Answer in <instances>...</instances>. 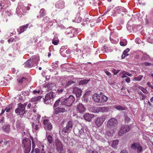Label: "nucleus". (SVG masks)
<instances>
[{"label": "nucleus", "instance_id": "nucleus-1", "mask_svg": "<svg viewBox=\"0 0 153 153\" xmlns=\"http://www.w3.org/2000/svg\"><path fill=\"white\" fill-rule=\"evenodd\" d=\"M118 121L117 119L114 118H111L109 120L107 123V126L112 130L111 131L107 132V134L109 136H111L113 135L115 131L117 128Z\"/></svg>", "mask_w": 153, "mask_h": 153}, {"label": "nucleus", "instance_id": "nucleus-2", "mask_svg": "<svg viewBox=\"0 0 153 153\" xmlns=\"http://www.w3.org/2000/svg\"><path fill=\"white\" fill-rule=\"evenodd\" d=\"M29 6L26 7L23 3L20 2L18 3V5L16 10V13L17 14L20 16H22L24 13H26L27 10L30 9Z\"/></svg>", "mask_w": 153, "mask_h": 153}, {"label": "nucleus", "instance_id": "nucleus-3", "mask_svg": "<svg viewBox=\"0 0 153 153\" xmlns=\"http://www.w3.org/2000/svg\"><path fill=\"white\" fill-rule=\"evenodd\" d=\"M22 146L24 150V153H29L31 147V141L29 138H24L22 140Z\"/></svg>", "mask_w": 153, "mask_h": 153}, {"label": "nucleus", "instance_id": "nucleus-4", "mask_svg": "<svg viewBox=\"0 0 153 153\" xmlns=\"http://www.w3.org/2000/svg\"><path fill=\"white\" fill-rule=\"evenodd\" d=\"M75 99L73 96L70 95L65 99H62L60 103L62 105H65L67 106H70L74 101Z\"/></svg>", "mask_w": 153, "mask_h": 153}, {"label": "nucleus", "instance_id": "nucleus-5", "mask_svg": "<svg viewBox=\"0 0 153 153\" xmlns=\"http://www.w3.org/2000/svg\"><path fill=\"white\" fill-rule=\"evenodd\" d=\"M55 93L52 91L48 93L45 95L44 102L46 104H49L53 102V98L55 97Z\"/></svg>", "mask_w": 153, "mask_h": 153}, {"label": "nucleus", "instance_id": "nucleus-6", "mask_svg": "<svg viewBox=\"0 0 153 153\" xmlns=\"http://www.w3.org/2000/svg\"><path fill=\"white\" fill-rule=\"evenodd\" d=\"M18 105L19 107L16 109L15 112L22 116L25 113V107L27 105V103H25L24 104H22L20 103Z\"/></svg>", "mask_w": 153, "mask_h": 153}, {"label": "nucleus", "instance_id": "nucleus-7", "mask_svg": "<svg viewBox=\"0 0 153 153\" xmlns=\"http://www.w3.org/2000/svg\"><path fill=\"white\" fill-rule=\"evenodd\" d=\"M55 143L56 151L59 153H64L65 151L62 143L59 140H56Z\"/></svg>", "mask_w": 153, "mask_h": 153}, {"label": "nucleus", "instance_id": "nucleus-8", "mask_svg": "<svg viewBox=\"0 0 153 153\" xmlns=\"http://www.w3.org/2000/svg\"><path fill=\"white\" fill-rule=\"evenodd\" d=\"M93 112L94 113L99 112H108L109 110L108 107H94L92 109Z\"/></svg>", "mask_w": 153, "mask_h": 153}, {"label": "nucleus", "instance_id": "nucleus-9", "mask_svg": "<svg viewBox=\"0 0 153 153\" xmlns=\"http://www.w3.org/2000/svg\"><path fill=\"white\" fill-rule=\"evenodd\" d=\"M43 121L44 127L45 129V130H48L49 131L51 130L53 128V126L49 120L48 119H44Z\"/></svg>", "mask_w": 153, "mask_h": 153}, {"label": "nucleus", "instance_id": "nucleus-10", "mask_svg": "<svg viewBox=\"0 0 153 153\" xmlns=\"http://www.w3.org/2000/svg\"><path fill=\"white\" fill-rule=\"evenodd\" d=\"M65 33L68 37L71 38L74 37L77 33L75 29L73 27H70L66 29Z\"/></svg>", "mask_w": 153, "mask_h": 153}, {"label": "nucleus", "instance_id": "nucleus-11", "mask_svg": "<svg viewBox=\"0 0 153 153\" xmlns=\"http://www.w3.org/2000/svg\"><path fill=\"white\" fill-rule=\"evenodd\" d=\"M131 127L127 125L122 126L118 132L119 135L122 136L123 134L129 131Z\"/></svg>", "mask_w": 153, "mask_h": 153}, {"label": "nucleus", "instance_id": "nucleus-12", "mask_svg": "<svg viewBox=\"0 0 153 153\" xmlns=\"http://www.w3.org/2000/svg\"><path fill=\"white\" fill-rule=\"evenodd\" d=\"M106 118V116L103 115L100 117L97 118L95 123L97 126H100L103 124Z\"/></svg>", "mask_w": 153, "mask_h": 153}, {"label": "nucleus", "instance_id": "nucleus-13", "mask_svg": "<svg viewBox=\"0 0 153 153\" xmlns=\"http://www.w3.org/2000/svg\"><path fill=\"white\" fill-rule=\"evenodd\" d=\"M33 66H36L39 61V57L37 56H32L30 59Z\"/></svg>", "mask_w": 153, "mask_h": 153}, {"label": "nucleus", "instance_id": "nucleus-14", "mask_svg": "<svg viewBox=\"0 0 153 153\" xmlns=\"http://www.w3.org/2000/svg\"><path fill=\"white\" fill-rule=\"evenodd\" d=\"M131 148L134 149H137V152L140 153L142 151V147L141 145L138 143H134L131 146Z\"/></svg>", "mask_w": 153, "mask_h": 153}, {"label": "nucleus", "instance_id": "nucleus-15", "mask_svg": "<svg viewBox=\"0 0 153 153\" xmlns=\"http://www.w3.org/2000/svg\"><path fill=\"white\" fill-rule=\"evenodd\" d=\"M73 122L71 121H68L66 127L64 128L63 129V131L65 133L71 131L73 127Z\"/></svg>", "mask_w": 153, "mask_h": 153}, {"label": "nucleus", "instance_id": "nucleus-16", "mask_svg": "<svg viewBox=\"0 0 153 153\" xmlns=\"http://www.w3.org/2000/svg\"><path fill=\"white\" fill-rule=\"evenodd\" d=\"M85 111V109L84 105L81 103H79L76 107V111L77 113L81 114H83Z\"/></svg>", "mask_w": 153, "mask_h": 153}, {"label": "nucleus", "instance_id": "nucleus-17", "mask_svg": "<svg viewBox=\"0 0 153 153\" xmlns=\"http://www.w3.org/2000/svg\"><path fill=\"white\" fill-rule=\"evenodd\" d=\"M17 80L20 85L22 84V88H23L27 84L28 79L26 77H22L21 79H18Z\"/></svg>", "mask_w": 153, "mask_h": 153}, {"label": "nucleus", "instance_id": "nucleus-18", "mask_svg": "<svg viewBox=\"0 0 153 153\" xmlns=\"http://www.w3.org/2000/svg\"><path fill=\"white\" fill-rule=\"evenodd\" d=\"M114 33H111L110 34V39L111 42L113 44H117L118 42V39L116 37H114L113 36Z\"/></svg>", "mask_w": 153, "mask_h": 153}, {"label": "nucleus", "instance_id": "nucleus-19", "mask_svg": "<svg viewBox=\"0 0 153 153\" xmlns=\"http://www.w3.org/2000/svg\"><path fill=\"white\" fill-rule=\"evenodd\" d=\"M55 7L59 9H62L65 7V2L64 1H59L57 2L56 4Z\"/></svg>", "mask_w": 153, "mask_h": 153}, {"label": "nucleus", "instance_id": "nucleus-20", "mask_svg": "<svg viewBox=\"0 0 153 153\" xmlns=\"http://www.w3.org/2000/svg\"><path fill=\"white\" fill-rule=\"evenodd\" d=\"M94 117V115L93 114L86 113L84 115L83 117L85 120L88 121H90Z\"/></svg>", "mask_w": 153, "mask_h": 153}, {"label": "nucleus", "instance_id": "nucleus-21", "mask_svg": "<svg viewBox=\"0 0 153 153\" xmlns=\"http://www.w3.org/2000/svg\"><path fill=\"white\" fill-rule=\"evenodd\" d=\"M42 97L41 96H39L36 97H32L31 99L29 101L30 102H33L34 104H36L37 103L38 101Z\"/></svg>", "mask_w": 153, "mask_h": 153}, {"label": "nucleus", "instance_id": "nucleus-22", "mask_svg": "<svg viewBox=\"0 0 153 153\" xmlns=\"http://www.w3.org/2000/svg\"><path fill=\"white\" fill-rule=\"evenodd\" d=\"M10 126L9 124H5L2 127V130L5 132L8 133L10 130Z\"/></svg>", "mask_w": 153, "mask_h": 153}, {"label": "nucleus", "instance_id": "nucleus-23", "mask_svg": "<svg viewBox=\"0 0 153 153\" xmlns=\"http://www.w3.org/2000/svg\"><path fill=\"white\" fill-rule=\"evenodd\" d=\"M73 91L77 97H79L81 95L82 90L77 88H74Z\"/></svg>", "mask_w": 153, "mask_h": 153}, {"label": "nucleus", "instance_id": "nucleus-24", "mask_svg": "<svg viewBox=\"0 0 153 153\" xmlns=\"http://www.w3.org/2000/svg\"><path fill=\"white\" fill-rule=\"evenodd\" d=\"M80 13H77L74 19L73 20L74 22L79 23L82 20V18L80 17Z\"/></svg>", "mask_w": 153, "mask_h": 153}, {"label": "nucleus", "instance_id": "nucleus-25", "mask_svg": "<svg viewBox=\"0 0 153 153\" xmlns=\"http://www.w3.org/2000/svg\"><path fill=\"white\" fill-rule=\"evenodd\" d=\"M66 111V109L64 108H57L55 109V112L56 114L59 113H63Z\"/></svg>", "mask_w": 153, "mask_h": 153}, {"label": "nucleus", "instance_id": "nucleus-26", "mask_svg": "<svg viewBox=\"0 0 153 153\" xmlns=\"http://www.w3.org/2000/svg\"><path fill=\"white\" fill-rule=\"evenodd\" d=\"M29 24H27L26 25L22 26L20 27L19 33L20 34L24 32L27 28Z\"/></svg>", "mask_w": 153, "mask_h": 153}, {"label": "nucleus", "instance_id": "nucleus-27", "mask_svg": "<svg viewBox=\"0 0 153 153\" xmlns=\"http://www.w3.org/2000/svg\"><path fill=\"white\" fill-rule=\"evenodd\" d=\"M47 139L49 143L50 144L52 143L53 142V140L52 136L49 133H46Z\"/></svg>", "mask_w": 153, "mask_h": 153}, {"label": "nucleus", "instance_id": "nucleus-28", "mask_svg": "<svg viewBox=\"0 0 153 153\" xmlns=\"http://www.w3.org/2000/svg\"><path fill=\"white\" fill-rule=\"evenodd\" d=\"M33 67L30 59L27 60L24 64V67L30 68Z\"/></svg>", "mask_w": 153, "mask_h": 153}, {"label": "nucleus", "instance_id": "nucleus-29", "mask_svg": "<svg viewBox=\"0 0 153 153\" xmlns=\"http://www.w3.org/2000/svg\"><path fill=\"white\" fill-rule=\"evenodd\" d=\"M108 100V98L106 96L104 95H101L100 99V102H105L107 101Z\"/></svg>", "mask_w": 153, "mask_h": 153}, {"label": "nucleus", "instance_id": "nucleus-30", "mask_svg": "<svg viewBox=\"0 0 153 153\" xmlns=\"http://www.w3.org/2000/svg\"><path fill=\"white\" fill-rule=\"evenodd\" d=\"M93 98L95 102H100V96L97 94H94L93 96Z\"/></svg>", "mask_w": 153, "mask_h": 153}, {"label": "nucleus", "instance_id": "nucleus-31", "mask_svg": "<svg viewBox=\"0 0 153 153\" xmlns=\"http://www.w3.org/2000/svg\"><path fill=\"white\" fill-rule=\"evenodd\" d=\"M114 108L118 110H123L126 109V107L125 106L119 105H115L114 106Z\"/></svg>", "mask_w": 153, "mask_h": 153}, {"label": "nucleus", "instance_id": "nucleus-32", "mask_svg": "<svg viewBox=\"0 0 153 153\" xmlns=\"http://www.w3.org/2000/svg\"><path fill=\"white\" fill-rule=\"evenodd\" d=\"M118 143L119 140H113L111 144L112 147L114 148H116L118 145Z\"/></svg>", "mask_w": 153, "mask_h": 153}, {"label": "nucleus", "instance_id": "nucleus-33", "mask_svg": "<svg viewBox=\"0 0 153 153\" xmlns=\"http://www.w3.org/2000/svg\"><path fill=\"white\" fill-rule=\"evenodd\" d=\"M87 128H82L79 130V132L81 135H84L86 133H87Z\"/></svg>", "mask_w": 153, "mask_h": 153}, {"label": "nucleus", "instance_id": "nucleus-34", "mask_svg": "<svg viewBox=\"0 0 153 153\" xmlns=\"http://www.w3.org/2000/svg\"><path fill=\"white\" fill-rule=\"evenodd\" d=\"M130 50L129 48H127L124 51L123 54L122 55V59H124L126 56L128 55V52Z\"/></svg>", "mask_w": 153, "mask_h": 153}, {"label": "nucleus", "instance_id": "nucleus-35", "mask_svg": "<svg viewBox=\"0 0 153 153\" xmlns=\"http://www.w3.org/2000/svg\"><path fill=\"white\" fill-rule=\"evenodd\" d=\"M76 80V79H73L72 80L68 81L66 82V86H68L70 85L75 83Z\"/></svg>", "mask_w": 153, "mask_h": 153}, {"label": "nucleus", "instance_id": "nucleus-36", "mask_svg": "<svg viewBox=\"0 0 153 153\" xmlns=\"http://www.w3.org/2000/svg\"><path fill=\"white\" fill-rule=\"evenodd\" d=\"M46 12L45 9L42 8L41 9L39 12V17H42L44 16L46 14Z\"/></svg>", "mask_w": 153, "mask_h": 153}, {"label": "nucleus", "instance_id": "nucleus-37", "mask_svg": "<svg viewBox=\"0 0 153 153\" xmlns=\"http://www.w3.org/2000/svg\"><path fill=\"white\" fill-rule=\"evenodd\" d=\"M32 126L33 129L36 130H38L40 127V126L39 124H35L34 123H33L32 124Z\"/></svg>", "mask_w": 153, "mask_h": 153}, {"label": "nucleus", "instance_id": "nucleus-38", "mask_svg": "<svg viewBox=\"0 0 153 153\" xmlns=\"http://www.w3.org/2000/svg\"><path fill=\"white\" fill-rule=\"evenodd\" d=\"M89 80V79H84L81 80L79 82V84L80 85H84L87 84Z\"/></svg>", "mask_w": 153, "mask_h": 153}, {"label": "nucleus", "instance_id": "nucleus-39", "mask_svg": "<svg viewBox=\"0 0 153 153\" xmlns=\"http://www.w3.org/2000/svg\"><path fill=\"white\" fill-rule=\"evenodd\" d=\"M83 1V0H77L75 1V4L76 5H79L81 6L83 4L82 2Z\"/></svg>", "mask_w": 153, "mask_h": 153}, {"label": "nucleus", "instance_id": "nucleus-40", "mask_svg": "<svg viewBox=\"0 0 153 153\" xmlns=\"http://www.w3.org/2000/svg\"><path fill=\"white\" fill-rule=\"evenodd\" d=\"M127 43V41L126 39H123L120 42V45L122 46H125Z\"/></svg>", "mask_w": 153, "mask_h": 153}, {"label": "nucleus", "instance_id": "nucleus-41", "mask_svg": "<svg viewBox=\"0 0 153 153\" xmlns=\"http://www.w3.org/2000/svg\"><path fill=\"white\" fill-rule=\"evenodd\" d=\"M119 10H122V12H126V9L123 7H118L117 9V12L118 13H120V12L118 11Z\"/></svg>", "mask_w": 153, "mask_h": 153}, {"label": "nucleus", "instance_id": "nucleus-42", "mask_svg": "<svg viewBox=\"0 0 153 153\" xmlns=\"http://www.w3.org/2000/svg\"><path fill=\"white\" fill-rule=\"evenodd\" d=\"M44 145L42 143H40L38 146V147L39 149H40L41 152H43L44 151Z\"/></svg>", "mask_w": 153, "mask_h": 153}, {"label": "nucleus", "instance_id": "nucleus-43", "mask_svg": "<svg viewBox=\"0 0 153 153\" xmlns=\"http://www.w3.org/2000/svg\"><path fill=\"white\" fill-rule=\"evenodd\" d=\"M30 139L32 141V151L31 152L32 153L33 151V149L35 148L36 147L35 143L34 141V139L33 137H31Z\"/></svg>", "mask_w": 153, "mask_h": 153}, {"label": "nucleus", "instance_id": "nucleus-44", "mask_svg": "<svg viewBox=\"0 0 153 153\" xmlns=\"http://www.w3.org/2000/svg\"><path fill=\"white\" fill-rule=\"evenodd\" d=\"M59 41L58 39L56 40L55 39H53L52 40V43L54 45H57L59 43Z\"/></svg>", "mask_w": 153, "mask_h": 153}, {"label": "nucleus", "instance_id": "nucleus-45", "mask_svg": "<svg viewBox=\"0 0 153 153\" xmlns=\"http://www.w3.org/2000/svg\"><path fill=\"white\" fill-rule=\"evenodd\" d=\"M143 77V76L142 75H139L137 77H134V79L136 81H140L142 78Z\"/></svg>", "mask_w": 153, "mask_h": 153}, {"label": "nucleus", "instance_id": "nucleus-46", "mask_svg": "<svg viewBox=\"0 0 153 153\" xmlns=\"http://www.w3.org/2000/svg\"><path fill=\"white\" fill-rule=\"evenodd\" d=\"M36 107H37L36 105H32V107L31 108L33 112L35 113L36 112Z\"/></svg>", "mask_w": 153, "mask_h": 153}, {"label": "nucleus", "instance_id": "nucleus-47", "mask_svg": "<svg viewBox=\"0 0 153 153\" xmlns=\"http://www.w3.org/2000/svg\"><path fill=\"white\" fill-rule=\"evenodd\" d=\"M67 48V46H62L61 47V48L60 49V52H62L64 51Z\"/></svg>", "mask_w": 153, "mask_h": 153}, {"label": "nucleus", "instance_id": "nucleus-48", "mask_svg": "<svg viewBox=\"0 0 153 153\" xmlns=\"http://www.w3.org/2000/svg\"><path fill=\"white\" fill-rule=\"evenodd\" d=\"M61 100L60 99H59L58 100H57L55 102L54 105V106L55 107H56L57 106L59 105V102L60 101H61Z\"/></svg>", "mask_w": 153, "mask_h": 153}, {"label": "nucleus", "instance_id": "nucleus-49", "mask_svg": "<svg viewBox=\"0 0 153 153\" xmlns=\"http://www.w3.org/2000/svg\"><path fill=\"white\" fill-rule=\"evenodd\" d=\"M59 63L58 61H57L56 62H53L52 64V68H54L55 67H56L58 66V64Z\"/></svg>", "mask_w": 153, "mask_h": 153}, {"label": "nucleus", "instance_id": "nucleus-50", "mask_svg": "<svg viewBox=\"0 0 153 153\" xmlns=\"http://www.w3.org/2000/svg\"><path fill=\"white\" fill-rule=\"evenodd\" d=\"M86 153H98L96 151L92 150H87Z\"/></svg>", "mask_w": 153, "mask_h": 153}, {"label": "nucleus", "instance_id": "nucleus-51", "mask_svg": "<svg viewBox=\"0 0 153 153\" xmlns=\"http://www.w3.org/2000/svg\"><path fill=\"white\" fill-rule=\"evenodd\" d=\"M33 150L35 153H40V151L39 148H35Z\"/></svg>", "mask_w": 153, "mask_h": 153}, {"label": "nucleus", "instance_id": "nucleus-52", "mask_svg": "<svg viewBox=\"0 0 153 153\" xmlns=\"http://www.w3.org/2000/svg\"><path fill=\"white\" fill-rule=\"evenodd\" d=\"M11 106L9 105L7 106L5 108V110L6 111V112H8L10 110L11 108Z\"/></svg>", "mask_w": 153, "mask_h": 153}, {"label": "nucleus", "instance_id": "nucleus-53", "mask_svg": "<svg viewBox=\"0 0 153 153\" xmlns=\"http://www.w3.org/2000/svg\"><path fill=\"white\" fill-rule=\"evenodd\" d=\"M49 18L47 16H46L44 18V19H43V21L44 22H48L49 20Z\"/></svg>", "mask_w": 153, "mask_h": 153}, {"label": "nucleus", "instance_id": "nucleus-54", "mask_svg": "<svg viewBox=\"0 0 153 153\" xmlns=\"http://www.w3.org/2000/svg\"><path fill=\"white\" fill-rule=\"evenodd\" d=\"M29 92L28 91H27V92L25 91H22V94H23L24 96H26L27 95H29Z\"/></svg>", "mask_w": 153, "mask_h": 153}, {"label": "nucleus", "instance_id": "nucleus-55", "mask_svg": "<svg viewBox=\"0 0 153 153\" xmlns=\"http://www.w3.org/2000/svg\"><path fill=\"white\" fill-rule=\"evenodd\" d=\"M20 122L19 121H17L16 123V126L17 128H20Z\"/></svg>", "mask_w": 153, "mask_h": 153}, {"label": "nucleus", "instance_id": "nucleus-56", "mask_svg": "<svg viewBox=\"0 0 153 153\" xmlns=\"http://www.w3.org/2000/svg\"><path fill=\"white\" fill-rule=\"evenodd\" d=\"M47 153H55L54 149L53 148H51L49 151H48Z\"/></svg>", "mask_w": 153, "mask_h": 153}, {"label": "nucleus", "instance_id": "nucleus-57", "mask_svg": "<svg viewBox=\"0 0 153 153\" xmlns=\"http://www.w3.org/2000/svg\"><path fill=\"white\" fill-rule=\"evenodd\" d=\"M1 6H2L3 7H1V9L3 8V9L6 8V7H7L9 6L8 5H7L6 4H1Z\"/></svg>", "mask_w": 153, "mask_h": 153}, {"label": "nucleus", "instance_id": "nucleus-58", "mask_svg": "<svg viewBox=\"0 0 153 153\" xmlns=\"http://www.w3.org/2000/svg\"><path fill=\"white\" fill-rule=\"evenodd\" d=\"M141 41L139 38H136L135 39V42L138 44H140V43Z\"/></svg>", "mask_w": 153, "mask_h": 153}, {"label": "nucleus", "instance_id": "nucleus-59", "mask_svg": "<svg viewBox=\"0 0 153 153\" xmlns=\"http://www.w3.org/2000/svg\"><path fill=\"white\" fill-rule=\"evenodd\" d=\"M64 89L63 88H60L57 90V92L58 94L61 93L63 91Z\"/></svg>", "mask_w": 153, "mask_h": 153}, {"label": "nucleus", "instance_id": "nucleus-60", "mask_svg": "<svg viewBox=\"0 0 153 153\" xmlns=\"http://www.w3.org/2000/svg\"><path fill=\"white\" fill-rule=\"evenodd\" d=\"M141 90L144 93L146 94L147 92V90L143 88H141Z\"/></svg>", "mask_w": 153, "mask_h": 153}, {"label": "nucleus", "instance_id": "nucleus-61", "mask_svg": "<svg viewBox=\"0 0 153 153\" xmlns=\"http://www.w3.org/2000/svg\"><path fill=\"white\" fill-rule=\"evenodd\" d=\"M143 65H144V66H147L150 65H151V64L149 63H148L147 62H146L143 63Z\"/></svg>", "mask_w": 153, "mask_h": 153}, {"label": "nucleus", "instance_id": "nucleus-62", "mask_svg": "<svg viewBox=\"0 0 153 153\" xmlns=\"http://www.w3.org/2000/svg\"><path fill=\"white\" fill-rule=\"evenodd\" d=\"M147 85L149 86V87H150L151 88L153 89V86L151 84V83L150 82H148L147 83Z\"/></svg>", "mask_w": 153, "mask_h": 153}, {"label": "nucleus", "instance_id": "nucleus-63", "mask_svg": "<svg viewBox=\"0 0 153 153\" xmlns=\"http://www.w3.org/2000/svg\"><path fill=\"white\" fill-rule=\"evenodd\" d=\"M125 80L127 83H129L130 82V78L127 77L126 79Z\"/></svg>", "mask_w": 153, "mask_h": 153}, {"label": "nucleus", "instance_id": "nucleus-64", "mask_svg": "<svg viewBox=\"0 0 153 153\" xmlns=\"http://www.w3.org/2000/svg\"><path fill=\"white\" fill-rule=\"evenodd\" d=\"M40 92V91L39 90L37 91L35 90L33 91V93L35 94H39Z\"/></svg>", "mask_w": 153, "mask_h": 153}]
</instances>
